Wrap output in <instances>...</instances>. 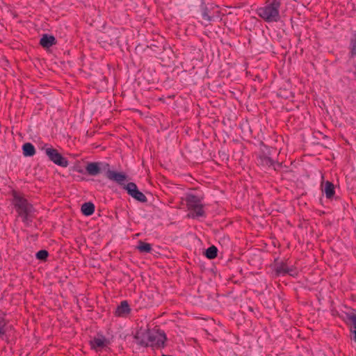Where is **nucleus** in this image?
Masks as SVG:
<instances>
[{"instance_id": "nucleus-1", "label": "nucleus", "mask_w": 356, "mask_h": 356, "mask_svg": "<svg viewBox=\"0 0 356 356\" xmlns=\"http://www.w3.org/2000/svg\"><path fill=\"white\" fill-rule=\"evenodd\" d=\"M280 2L278 0H273L268 5L258 8L257 9V14L266 22H278L280 19Z\"/></svg>"}, {"instance_id": "nucleus-2", "label": "nucleus", "mask_w": 356, "mask_h": 356, "mask_svg": "<svg viewBox=\"0 0 356 356\" xmlns=\"http://www.w3.org/2000/svg\"><path fill=\"white\" fill-rule=\"evenodd\" d=\"M13 201L19 216L22 218L23 222L28 225L31 221L34 211L33 207L26 199L17 193L14 195Z\"/></svg>"}, {"instance_id": "nucleus-3", "label": "nucleus", "mask_w": 356, "mask_h": 356, "mask_svg": "<svg viewBox=\"0 0 356 356\" xmlns=\"http://www.w3.org/2000/svg\"><path fill=\"white\" fill-rule=\"evenodd\" d=\"M186 201L189 217L196 218L204 216L203 205L199 197L195 195H188Z\"/></svg>"}, {"instance_id": "nucleus-4", "label": "nucleus", "mask_w": 356, "mask_h": 356, "mask_svg": "<svg viewBox=\"0 0 356 356\" xmlns=\"http://www.w3.org/2000/svg\"><path fill=\"white\" fill-rule=\"evenodd\" d=\"M40 148L53 163L63 168L67 167L69 164L67 160L56 149L47 144L41 145Z\"/></svg>"}, {"instance_id": "nucleus-5", "label": "nucleus", "mask_w": 356, "mask_h": 356, "mask_svg": "<svg viewBox=\"0 0 356 356\" xmlns=\"http://www.w3.org/2000/svg\"><path fill=\"white\" fill-rule=\"evenodd\" d=\"M150 335L149 346L154 348H161L165 346L166 336L163 331L160 330H151Z\"/></svg>"}, {"instance_id": "nucleus-6", "label": "nucleus", "mask_w": 356, "mask_h": 356, "mask_svg": "<svg viewBox=\"0 0 356 356\" xmlns=\"http://www.w3.org/2000/svg\"><path fill=\"white\" fill-rule=\"evenodd\" d=\"M109 165L104 162H90L86 166L87 173L90 176H97L104 172L107 173Z\"/></svg>"}, {"instance_id": "nucleus-7", "label": "nucleus", "mask_w": 356, "mask_h": 356, "mask_svg": "<svg viewBox=\"0 0 356 356\" xmlns=\"http://www.w3.org/2000/svg\"><path fill=\"white\" fill-rule=\"evenodd\" d=\"M124 189L127 191V193L130 196H131L136 200L140 202H147V200L146 196L138 189V187L136 184L133 182H129L127 184V185H124Z\"/></svg>"}, {"instance_id": "nucleus-8", "label": "nucleus", "mask_w": 356, "mask_h": 356, "mask_svg": "<svg viewBox=\"0 0 356 356\" xmlns=\"http://www.w3.org/2000/svg\"><path fill=\"white\" fill-rule=\"evenodd\" d=\"M106 177L110 180L114 181L118 183L119 185L124 187V185H127L125 182L127 180V177L125 174L122 172H118L113 170H111L108 168L106 173Z\"/></svg>"}, {"instance_id": "nucleus-9", "label": "nucleus", "mask_w": 356, "mask_h": 356, "mask_svg": "<svg viewBox=\"0 0 356 356\" xmlns=\"http://www.w3.org/2000/svg\"><path fill=\"white\" fill-rule=\"evenodd\" d=\"M151 330H140L136 334V339L143 346H149Z\"/></svg>"}, {"instance_id": "nucleus-10", "label": "nucleus", "mask_w": 356, "mask_h": 356, "mask_svg": "<svg viewBox=\"0 0 356 356\" xmlns=\"http://www.w3.org/2000/svg\"><path fill=\"white\" fill-rule=\"evenodd\" d=\"M91 346L93 349L98 351L108 346V341L104 337H98L94 338L90 341Z\"/></svg>"}, {"instance_id": "nucleus-11", "label": "nucleus", "mask_w": 356, "mask_h": 356, "mask_svg": "<svg viewBox=\"0 0 356 356\" xmlns=\"http://www.w3.org/2000/svg\"><path fill=\"white\" fill-rule=\"evenodd\" d=\"M131 312L130 307L128 302L126 300L122 301L120 305H118L115 309V314L119 317H127Z\"/></svg>"}, {"instance_id": "nucleus-12", "label": "nucleus", "mask_w": 356, "mask_h": 356, "mask_svg": "<svg viewBox=\"0 0 356 356\" xmlns=\"http://www.w3.org/2000/svg\"><path fill=\"white\" fill-rule=\"evenodd\" d=\"M276 272L282 275H290L294 276L296 275V269L293 266H289L286 263H281L276 267Z\"/></svg>"}, {"instance_id": "nucleus-13", "label": "nucleus", "mask_w": 356, "mask_h": 356, "mask_svg": "<svg viewBox=\"0 0 356 356\" xmlns=\"http://www.w3.org/2000/svg\"><path fill=\"white\" fill-rule=\"evenodd\" d=\"M56 39L54 36L44 34L40 38V44L44 48H49L55 44Z\"/></svg>"}, {"instance_id": "nucleus-14", "label": "nucleus", "mask_w": 356, "mask_h": 356, "mask_svg": "<svg viewBox=\"0 0 356 356\" xmlns=\"http://www.w3.org/2000/svg\"><path fill=\"white\" fill-rule=\"evenodd\" d=\"M22 151L24 156H33L35 154V149L30 143H26L23 145Z\"/></svg>"}, {"instance_id": "nucleus-15", "label": "nucleus", "mask_w": 356, "mask_h": 356, "mask_svg": "<svg viewBox=\"0 0 356 356\" xmlns=\"http://www.w3.org/2000/svg\"><path fill=\"white\" fill-rule=\"evenodd\" d=\"M323 191L327 198L332 197L335 193L334 185L330 181H326L323 186Z\"/></svg>"}, {"instance_id": "nucleus-16", "label": "nucleus", "mask_w": 356, "mask_h": 356, "mask_svg": "<svg viewBox=\"0 0 356 356\" xmlns=\"http://www.w3.org/2000/svg\"><path fill=\"white\" fill-rule=\"evenodd\" d=\"M95 206L92 202H86L81 206V211L85 216H90L94 213Z\"/></svg>"}, {"instance_id": "nucleus-17", "label": "nucleus", "mask_w": 356, "mask_h": 356, "mask_svg": "<svg viewBox=\"0 0 356 356\" xmlns=\"http://www.w3.org/2000/svg\"><path fill=\"white\" fill-rule=\"evenodd\" d=\"M218 249L216 246L211 245L205 251V256L210 259H214L217 257Z\"/></svg>"}, {"instance_id": "nucleus-18", "label": "nucleus", "mask_w": 356, "mask_h": 356, "mask_svg": "<svg viewBox=\"0 0 356 356\" xmlns=\"http://www.w3.org/2000/svg\"><path fill=\"white\" fill-rule=\"evenodd\" d=\"M137 248L141 252L147 253L149 252L152 250V246L149 243L140 242Z\"/></svg>"}, {"instance_id": "nucleus-19", "label": "nucleus", "mask_w": 356, "mask_h": 356, "mask_svg": "<svg viewBox=\"0 0 356 356\" xmlns=\"http://www.w3.org/2000/svg\"><path fill=\"white\" fill-rule=\"evenodd\" d=\"M350 54L352 56H356V35L351 40L350 42Z\"/></svg>"}, {"instance_id": "nucleus-20", "label": "nucleus", "mask_w": 356, "mask_h": 356, "mask_svg": "<svg viewBox=\"0 0 356 356\" xmlns=\"http://www.w3.org/2000/svg\"><path fill=\"white\" fill-rule=\"evenodd\" d=\"M48 257L47 251L41 250L36 253V257L40 260H44Z\"/></svg>"}, {"instance_id": "nucleus-21", "label": "nucleus", "mask_w": 356, "mask_h": 356, "mask_svg": "<svg viewBox=\"0 0 356 356\" xmlns=\"http://www.w3.org/2000/svg\"><path fill=\"white\" fill-rule=\"evenodd\" d=\"M350 320L353 324V332L354 334V340L356 341V315L353 314L350 316Z\"/></svg>"}, {"instance_id": "nucleus-22", "label": "nucleus", "mask_w": 356, "mask_h": 356, "mask_svg": "<svg viewBox=\"0 0 356 356\" xmlns=\"http://www.w3.org/2000/svg\"><path fill=\"white\" fill-rule=\"evenodd\" d=\"M202 15L204 19L207 21H211L213 19V16H211L207 9L204 10L202 13Z\"/></svg>"}, {"instance_id": "nucleus-23", "label": "nucleus", "mask_w": 356, "mask_h": 356, "mask_svg": "<svg viewBox=\"0 0 356 356\" xmlns=\"http://www.w3.org/2000/svg\"><path fill=\"white\" fill-rule=\"evenodd\" d=\"M5 326V323L0 318V335L3 334L4 332L3 327Z\"/></svg>"}]
</instances>
